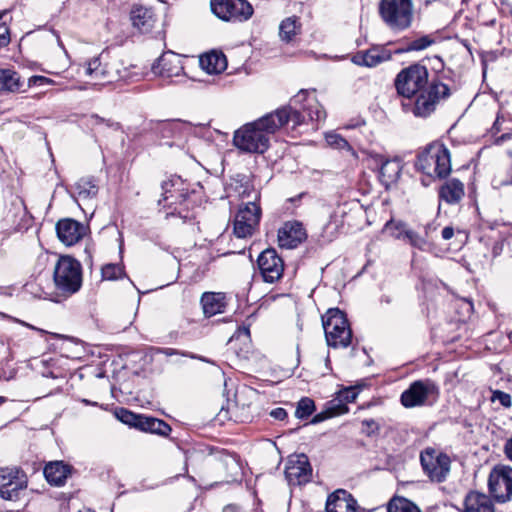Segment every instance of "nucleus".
Wrapping results in <instances>:
<instances>
[{
	"label": "nucleus",
	"mask_w": 512,
	"mask_h": 512,
	"mask_svg": "<svg viewBox=\"0 0 512 512\" xmlns=\"http://www.w3.org/2000/svg\"><path fill=\"white\" fill-rule=\"evenodd\" d=\"M394 86L398 95L409 99L403 107L421 118L430 116L440 100L448 95V86L440 78L429 82L426 66L419 63L403 68L396 75Z\"/></svg>",
	"instance_id": "obj_1"
},
{
	"label": "nucleus",
	"mask_w": 512,
	"mask_h": 512,
	"mask_svg": "<svg viewBox=\"0 0 512 512\" xmlns=\"http://www.w3.org/2000/svg\"><path fill=\"white\" fill-rule=\"evenodd\" d=\"M415 167L432 180L444 181L439 189V200L448 203V149L445 144L440 140L430 143L418 154ZM440 211L441 203L438 206V213Z\"/></svg>",
	"instance_id": "obj_2"
},
{
	"label": "nucleus",
	"mask_w": 512,
	"mask_h": 512,
	"mask_svg": "<svg viewBox=\"0 0 512 512\" xmlns=\"http://www.w3.org/2000/svg\"><path fill=\"white\" fill-rule=\"evenodd\" d=\"M305 97V92H298L287 106L268 113L253 121V123L269 138L270 135L290 122L293 124V128H295L304 123V115L297 109V104L302 99H305Z\"/></svg>",
	"instance_id": "obj_3"
},
{
	"label": "nucleus",
	"mask_w": 512,
	"mask_h": 512,
	"mask_svg": "<svg viewBox=\"0 0 512 512\" xmlns=\"http://www.w3.org/2000/svg\"><path fill=\"white\" fill-rule=\"evenodd\" d=\"M183 181L180 177H172L171 179L162 183V198L159 199L158 204L163 205V208H168L166 217L178 216L184 222L194 218V213L190 209L189 194L184 192Z\"/></svg>",
	"instance_id": "obj_4"
},
{
	"label": "nucleus",
	"mask_w": 512,
	"mask_h": 512,
	"mask_svg": "<svg viewBox=\"0 0 512 512\" xmlns=\"http://www.w3.org/2000/svg\"><path fill=\"white\" fill-rule=\"evenodd\" d=\"M53 281L60 296L68 298L77 293L83 282L82 266L76 258H58Z\"/></svg>",
	"instance_id": "obj_5"
},
{
	"label": "nucleus",
	"mask_w": 512,
	"mask_h": 512,
	"mask_svg": "<svg viewBox=\"0 0 512 512\" xmlns=\"http://www.w3.org/2000/svg\"><path fill=\"white\" fill-rule=\"evenodd\" d=\"M322 325L327 345L332 348H347L352 342V330L344 312L330 308L322 316Z\"/></svg>",
	"instance_id": "obj_6"
},
{
	"label": "nucleus",
	"mask_w": 512,
	"mask_h": 512,
	"mask_svg": "<svg viewBox=\"0 0 512 512\" xmlns=\"http://www.w3.org/2000/svg\"><path fill=\"white\" fill-rule=\"evenodd\" d=\"M379 12L383 21L393 31H403L412 23L411 0H381Z\"/></svg>",
	"instance_id": "obj_7"
},
{
	"label": "nucleus",
	"mask_w": 512,
	"mask_h": 512,
	"mask_svg": "<svg viewBox=\"0 0 512 512\" xmlns=\"http://www.w3.org/2000/svg\"><path fill=\"white\" fill-rule=\"evenodd\" d=\"M260 193L254 194V200L243 202L234 219V235L238 239L251 236L261 219V207L259 204Z\"/></svg>",
	"instance_id": "obj_8"
},
{
	"label": "nucleus",
	"mask_w": 512,
	"mask_h": 512,
	"mask_svg": "<svg viewBox=\"0 0 512 512\" xmlns=\"http://www.w3.org/2000/svg\"><path fill=\"white\" fill-rule=\"evenodd\" d=\"M233 144L241 152L263 154L270 146V138L251 122L235 131Z\"/></svg>",
	"instance_id": "obj_9"
},
{
	"label": "nucleus",
	"mask_w": 512,
	"mask_h": 512,
	"mask_svg": "<svg viewBox=\"0 0 512 512\" xmlns=\"http://www.w3.org/2000/svg\"><path fill=\"white\" fill-rule=\"evenodd\" d=\"M211 10L220 19L232 22H245L254 12L247 0H211Z\"/></svg>",
	"instance_id": "obj_10"
},
{
	"label": "nucleus",
	"mask_w": 512,
	"mask_h": 512,
	"mask_svg": "<svg viewBox=\"0 0 512 512\" xmlns=\"http://www.w3.org/2000/svg\"><path fill=\"white\" fill-rule=\"evenodd\" d=\"M28 480L18 468H0V496L9 501H17L25 493Z\"/></svg>",
	"instance_id": "obj_11"
},
{
	"label": "nucleus",
	"mask_w": 512,
	"mask_h": 512,
	"mask_svg": "<svg viewBox=\"0 0 512 512\" xmlns=\"http://www.w3.org/2000/svg\"><path fill=\"white\" fill-rule=\"evenodd\" d=\"M491 495L498 502L504 503L512 498V468L498 464L493 467L488 478Z\"/></svg>",
	"instance_id": "obj_12"
},
{
	"label": "nucleus",
	"mask_w": 512,
	"mask_h": 512,
	"mask_svg": "<svg viewBox=\"0 0 512 512\" xmlns=\"http://www.w3.org/2000/svg\"><path fill=\"white\" fill-rule=\"evenodd\" d=\"M421 466L425 474L433 482H443L448 473V456L438 453L433 448H427L420 454Z\"/></svg>",
	"instance_id": "obj_13"
},
{
	"label": "nucleus",
	"mask_w": 512,
	"mask_h": 512,
	"mask_svg": "<svg viewBox=\"0 0 512 512\" xmlns=\"http://www.w3.org/2000/svg\"><path fill=\"white\" fill-rule=\"evenodd\" d=\"M285 476L291 485H303L312 477V468L305 454L291 456L286 464Z\"/></svg>",
	"instance_id": "obj_14"
},
{
	"label": "nucleus",
	"mask_w": 512,
	"mask_h": 512,
	"mask_svg": "<svg viewBox=\"0 0 512 512\" xmlns=\"http://www.w3.org/2000/svg\"><path fill=\"white\" fill-rule=\"evenodd\" d=\"M383 231L395 239L401 240L411 246L425 251L427 245L426 240L418 235L412 229H409L407 224L402 221H395L393 219L386 222Z\"/></svg>",
	"instance_id": "obj_15"
},
{
	"label": "nucleus",
	"mask_w": 512,
	"mask_h": 512,
	"mask_svg": "<svg viewBox=\"0 0 512 512\" xmlns=\"http://www.w3.org/2000/svg\"><path fill=\"white\" fill-rule=\"evenodd\" d=\"M88 232V226L71 218L60 219L56 223L58 239L66 246H72L83 239Z\"/></svg>",
	"instance_id": "obj_16"
},
{
	"label": "nucleus",
	"mask_w": 512,
	"mask_h": 512,
	"mask_svg": "<svg viewBox=\"0 0 512 512\" xmlns=\"http://www.w3.org/2000/svg\"><path fill=\"white\" fill-rule=\"evenodd\" d=\"M130 20L133 27L143 34L152 32L159 24V16L155 9L142 4H134L132 6Z\"/></svg>",
	"instance_id": "obj_17"
},
{
	"label": "nucleus",
	"mask_w": 512,
	"mask_h": 512,
	"mask_svg": "<svg viewBox=\"0 0 512 512\" xmlns=\"http://www.w3.org/2000/svg\"><path fill=\"white\" fill-rule=\"evenodd\" d=\"M306 238V229L299 221H287L278 230V243L281 248L294 249Z\"/></svg>",
	"instance_id": "obj_18"
},
{
	"label": "nucleus",
	"mask_w": 512,
	"mask_h": 512,
	"mask_svg": "<svg viewBox=\"0 0 512 512\" xmlns=\"http://www.w3.org/2000/svg\"><path fill=\"white\" fill-rule=\"evenodd\" d=\"M357 501L344 489H338L328 496L326 512H356Z\"/></svg>",
	"instance_id": "obj_19"
},
{
	"label": "nucleus",
	"mask_w": 512,
	"mask_h": 512,
	"mask_svg": "<svg viewBox=\"0 0 512 512\" xmlns=\"http://www.w3.org/2000/svg\"><path fill=\"white\" fill-rule=\"evenodd\" d=\"M391 59V53L383 47H372L360 51L352 57V62L359 66L375 67Z\"/></svg>",
	"instance_id": "obj_20"
},
{
	"label": "nucleus",
	"mask_w": 512,
	"mask_h": 512,
	"mask_svg": "<svg viewBox=\"0 0 512 512\" xmlns=\"http://www.w3.org/2000/svg\"><path fill=\"white\" fill-rule=\"evenodd\" d=\"M153 72L162 77L171 78L179 76L183 72V67L178 56L175 53L163 54L152 66Z\"/></svg>",
	"instance_id": "obj_21"
},
{
	"label": "nucleus",
	"mask_w": 512,
	"mask_h": 512,
	"mask_svg": "<svg viewBox=\"0 0 512 512\" xmlns=\"http://www.w3.org/2000/svg\"><path fill=\"white\" fill-rule=\"evenodd\" d=\"M257 266L263 281L267 283L278 281L284 272L283 258H257Z\"/></svg>",
	"instance_id": "obj_22"
},
{
	"label": "nucleus",
	"mask_w": 512,
	"mask_h": 512,
	"mask_svg": "<svg viewBox=\"0 0 512 512\" xmlns=\"http://www.w3.org/2000/svg\"><path fill=\"white\" fill-rule=\"evenodd\" d=\"M299 92H305L306 97L297 104V109L304 115V123L306 118L310 121H322L326 118V112L318 100L311 96L307 90H300Z\"/></svg>",
	"instance_id": "obj_23"
},
{
	"label": "nucleus",
	"mask_w": 512,
	"mask_h": 512,
	"mask_svg": "<svg viewBox=\"0 0 512 512\" xmlns=\"http://www.w3.org/2000/svg\"><path fill=\"white\" fill-rule=\"evenodd\" d=\"M428 392L429 388L427 384L422 381H415L402 393L401 403L407 408L420 406L425 402Z\"/></svg>",
	"instance_id": "obj_24"
},
{
	"label": "nucleus",
	"mask_w": 512,
	"mask_h": 512,
	"mask_svg": "<svg viewBox=\"0 0 512 512\" xmlns=\"http://www.w3.org/2000/svg\"><path fill=\"white\" fill-rule=\"evenodd\" d=\"M71 469L70 465L62 461L50 462L44 467V476L49 484L60 487L65 484L70 476Z\"/></svg>",
	"instance_id": "obj_25"
},
{
	"label": "nucleus",
	"mask_w": 512,
	"mask_h": 512,
	"mask_svg": "<svg viewBox=\"0 0 512 512\" xmlns=\"http://www.w3.org/2000/svg\"><path fill=\"white\" fill-rule=\"evenodd\" d=\"M203 313L206 317H212L225 311L226 302L223 293L205 292L201 297Z\"/></svg>",
	"instance_id": "obj_26"
},
{
	"label": "nucleus",
	"mask_w": 512,
	"mask_h": 512,
	"mask_svg": "<svg viewBox=\"0 0 512 512\" xmlns=\"http://www.w3.org/2000/svg\"><path fill=\"white\" fill-rule=\"evenodd\" d=\"M464 512H494V505L489 496L472 491L465 497Z\"/></svg>",
	"instance_id": "obj_27"
},
{
	"label": "nucleus",
	"mask_w": 512,
	"mask_h": 512,
	"mask_svg": "<svg viewBox=\"0 0 512 512\" xmlns=\"http://www.w3.org/2000/svg\"><path fill=\"white\" fill-rule=\"evenodd\" d=\"M200 66L209 74H219L227 68V59L222 52L212 51L200 57Z\"/></svg>",
	"instance_id": "obj_28"
},
{
	"label": "nucleus",
	"mask_w": 512,
	"mask_h": 512,
	"mask_svg": "<svg viewBox=\"0 0 512 512\" xmlns=\"http://www.w3.org/2000/svg\"><path fill=\"white\" fill-rule=\"evenodd\" d=\"M138 430L149 432L160 436H167L171 432V427L165 421L151 416L142 415L138 421Z\"/></svg>",
	"instance_id": "obj_29"
},
{
	"label": "nucleus",
	"mask_w": 512,
	"mask_h": 512,
	"mask_svg": "<svg viewBox=\"0 0 512 512\" xmlns=\"http://www.w3.org/2000/svg\"><path fill=\"white\" fill-rule=\"evenodd\" d=\"M20 75L12 69H0V93H17L22 89Z\"/></svg>",
	"instance_id": "obj_30"
},
{
	"label": "nucleus",
	"mask_w": 512,
	"mask_h": 512,
	"mask_svg": "<svg viewBox=\"0 0 512 512\" xmlns=\"http://www.w3.org/2000/svg\"><path fill=\"white\" fill-rule=\"evenodd\" d=\"M299 17L291 16L283 19L279 25V37L281 41L290 43L301 32Z\"/></svg>",
	"instance_id": "obj_31"
},
{
	"label": "nucleus",
	"mask_w": 512,
	"mask_h": 512,
	"mask_svg": "<svg viewBox=\"0 0 512 512\" xmlns=\"http://www.w3.org/2000/svg\"><path fill=\"white\" fill-rule=\"evenodd\" d=\"M400 172L401 167L398 161L386 160L380 167L379 178L383 184L388 186L399 178Z\"/></svg>",
	"instance_id": "obj_32"
},
{
	"label": "nucleus",
	"mask_w": 512,
	"mask_h": 512,
	"mask_svg": "<svg viewBox=\"0 0 512 512\" xmlns=\"http://www.w3.org/2000/svg\"><path fill=\"white\" fill-rule=\"evenodd\" d=\"M75 191L83 200L92 199L98 194V185L93 178H81L75 183Z\"/></svg>",
	"instance_id": "obj_33"
},
{
	"label": "nucleus",
	"mask_w": 512,
	"mask_h": 512,
	"mask_svg": "<svg viewBox=\"0 0 512 512\" xmlns=\"http://www.w3.org/2000/svg\"><path fill=\"white\" fill-rule=\"evenodd\" d=\"M348 411H349V409L346 406V404L336 403V402L332 401V402H330L329 406L325 410L321 411L320 413H317L313 417L311 423L317 424V423L323 422L329 418L345 414Z\"/></svg>",
	"instance_id": "obj_34"
},
{
	"label": "nucleus",
	"mask_w": 512,
	"mask_h": 512,
	"mask_svg": "<svg viewBox=\"0 0 512 512\" xmlns=\"http://www.w3.org/2000/svg\"><path fill=\"white\" fill-rule=\"evenodd\" d=\"M85 75L90 76L95 83L104 84L105 76L101 72H105V64H102L99 57L91 59L85 69Z\"/></svg>",
	"instance_id": "obj_35"
},
{
	"label": "nucleus",
	"mask_w": 512,
	"mask_h": 512,
	"mask_svg": "<svg viewBox=\"0 0 512 512\" xmlns=\"http://www.w3.org/2000/svg\"><path fill=\"white\" fill-rule=\"evenodd\" d=\"M387 510L388 512H421L412 501L404 497H394L391 499Z\"/></svg>",
	"instance_id": "obj_36"
},
{
	"label": "nucleus",
	"mask_w": 512,
	"mask_h": 512,
	"mask_svg": "<svg viewBox=\"0 0 512 512\" xmlns=\"http://www.w3.org/2000/svg\"><path fill=\"white\" fill-rule=\"evenodd\" d=\"M120 66L121 63L118 60H112L105 63V72H101V75L105 76V83H112L126 77V75L120 70Z\"/></svg>",
	"instance_id": "obj_37"
},
{
	"label": "nucleus",
	"mask_w": 512,
	"mask_h": 512,
	"mask_svg": "<svg viewBox=\"0 0 512 512\" xmlns=\"http://www.w3.org/2000/svg\"><path fill=\"white\" fill-rule=\"evenodd\" d=\"M451 305L456 308V312L459 314V321L469 317L473 312V304L467 298L453 296V298H450V306Z\"/></svg>",
	"instance_id": "obj_38"
},
{
	"label": "nucleus",
	"mask_w": 512,
	"mask_h": 512,
	"mask_svg": "<svg viewBox=\"0 0 512 512\" xmlns=\"http://www.w3.org/2000/svg\"><path fill=\"white\" fill-rule=\"evenodd\" d=\"M102 279L104 280H117L125 276L124 266L120 263H109L101 269Z\"/></svg>",
	"instance_id": "obj_39"
},
{
	"label": "nucleus",
	"mask_w": 512,
	"mask_h": 512,
	"mask_svg": "<svg viewBox=\"0 0 512 512\" xmlns=\"http://www.w3.org/2000/svg\"><path fill=\"white\" fill-rule=\"evenodd\" d=\"M436 42V38L432 35H424L420 38L414 39L407 43V46L403 49V51H421L429 47L430 45Z\"/></svg>",
	"instance_id": "obj_40"
},
{
	"label": "nucleus",
	"mask_w": 512,
	"mask_h": 512,
	"mask_svg": "<svg viewBox=\"0 0 512 512\" xmlns=\"http://www.w3.org/2000/svg\"><path fill=\"white\" fill-rule=\"evenodd\" d=\"M314 410H315L314 401L308 397H304L297 404L295 416L299 419H306L312 415Z\"/></svg>",
	"instance_id": "obj_41"
},
{
	"label": "nucleus",
	"mask_w": 512,
	"mask_h": 512,
	"mask_svg": "<svg viewBox=\"0 0 512 512\" xmlns=\"http://www.w3.org/2000/svg\"><path fill=\"white\" fill-rule=\"evenodd\" d=\"M237 342H240L244 346L242 349L248 350L251 342L249 327H239L231 336L229 343L235 345Z\"/></svg>",
	"instance_id": "obj_42"
},
{
	"label": "nucleus",
	"mask_w": 512,
	"mask_h": 512,
	"mask_svg": "<svg viewBox=\"0 0 512 512\" xmlns=\"http://www.w3.org/2000/svg\"><path fill=\"white\" fill-rule=\"evenodd\" d=\"M116 417L124 424H127L131 427L138 428V421L141 419L140 414H135L129 411L126 408H119L116 411Z\"/></svg>",
	"instance_id": "obj_43"
},
{
	"label": "nucleus",
	"mask_w": 512,
	"mask_h": 512,
	"mask_svg": "<svg viewBox=\"0 0 512 512\" xmlns=\"http://www.w3.org/2000/svg\"><path fill=\"white\" fill-rule=\"evenodd\" d=\"M506 141H512V130L497 137L494 141V144L503 145ZM507 155L510 157V165L508 170L510 177L502 182V185L506 186L512 185V146L507 148Z\"/></svg>",
	"instance_id": "obj_44"
},
{
	"label": "nucleus",
	"mask_w": 512,
	"mask_h": 512,
	"mask_svg": "<svg viewBox=\"0 0 512 512\" xmlns=\"http://www.w3.org/2000/svg\"><path fill=\"white\" fill-rule=\"evenodd\" d=\"M428 60H429L431 70L435 73L434 78H440L441 82H443V80L446 79V76L444 73L445 63H444L443 59L441 57H439L438 55H434V56L428 58Z\"/></svg>",
	"instance_id": "obj_45"
},
{
	"label": "nucleus",
	"mask_w": 512,
	"mask_h": 512,
	"mask_svg": "<svg viewBox=\"0 0 512 512\" xmlns=\"http://www.w3.org/2000/svg\"><path fill=\"white\" fill-rule=\"evenodd\" d=\"M326 142L329 146L336 149H348L350 145L346 139H344L341 135L337 133H327L326 134Z\"/></svg>",
	"instance_id": "obj_46"
},
{
	"label": "nucleus",
	"mask_w": 512,
	"mask_h": 512,
	"mask_svg": "<svg viewBox=\"0 0 512 512\" xmlns=\"http://www.w3.org/2000/svg\"><path fill=\"white\" fill-rule=\"evenodd\" d=\"M464 196V185L458 179H450V203L458 202Z\"/></svg>",
	"instance_id": "obj_47"
},
{
	"label": "nucleus",
	"mask_w": 512,
	"mask_h": 512,
	"mask_svg": "<svg viewBox=\"0 0 512 512\" xmlns=\"http://www.w3.org/2000/svg\"><path fill=\"white\" fill-rule=\"evenodd\" d=\"M337 228L338 225L333 222H329L323 227L320 239L321 245L331 242L336 237Z\"/></svg>",
	"instance_id": "obj_48"
},
{
	"label": "nucleus",
	"mask_w": 512,
	"mask_h": 512,
	"mask_svg": "<svg viewBox=\"0 0 512 512\" xmlns=\"http://www.w3.org/2000/svg\"><path fill=\"white\" fill-rule=\"evenodd\" d=\"M89 122L93 126H106L107 128H110L112 130H119L120 124L118 122H115L111 119H105L102 118L96 114H93L89 118Z\"/></svg>",
	"instance_id": "obj_49"
},
{
	"label": "nucleus",
	"mask_w": 512,
	"mask_h": 512,
	"mask_svg": "<svg viewBox=\"0 0 512 512\" xmlns=\"http://www.w3.org/2000/svg\"><path fill=\"white\" fill-rule=\"evenodd\" d=\"M491 392V402L499 401L504 408H510L512 406V397L509 393L501 390H492Z\"/></svg>",
	"instance_id": "obj_50"
},
{
	"label": "nucleus",
	"mask_w": 512,
	"mask_h": 512,
	"mask_svg": "<svg viewBox=\"0 0 512 512\" xmlns=\"http://www.w3.org/2000/svg\"><path fill=\"white\" fill-rule=\"evenodd\" d=\"M358 396V390L354 387H348L341 390L338 394V403L346 404L354 402Z\"/></svg>",
	"instance_id": "obj_51"
},
{
	"label": "nucleus",
	"mask_w": 512,
	"mask_h": 512,
	"mask_svg": "<svg viewBox=\"0 0 512 512\" xmlns=\"http://www.w3.org/2000/svg\"><path fill=\"white\" fill-rule=\"evenodd\" d=\"M261 244L253 243L248 248V256H253V254H257V256L262 257L266 256L267 254H272V256H277L276 251L274 249H261Z\"/></svg>",
	"instance_id": "obj_52"
},
{
	"label": "nucleus",
	"mask_w": 512,
	"mask_h": 512,
	"mask_svg": "<svg viewBox=\"0 0 512 512\" xmlns=\"http://www.w3.org/2000/svg\"><path fill=\"white\" fill-rule=\"evenodd\" d=\"M242 190L239 191V196L241 199L244 200H254V194L260 193L258 190H256L253 185H251L249 182H246L244 185L241 186Z\"/></svg>",
	"instance_id": "obj_53"
},
{
	"label": "nucleus",
	"mask_w": 512,
	"mask_h": 512,
	"mask_svg": "<svg viewBox=\"0 0 512 512\" xmlns=\"http://www.w3.org/2000/svg\"><path fill=\"white\" fill-rule=\"evenodd\" d=\"M11 41L10 29L6 23H0V47H6Z\"/></svg>",
	"instance_id": "obj_54"
},
{
	"label": "nucleus",
	"mask_w": 512,
	"mask_h": 512,
	"mask_svg": "<svg viewBox=\"0 0 512 512\" xmlns=\"http://www.w3.org/2000/svg\"><path fill=\"white\" fill-rule=\"evenodd\" d=\"M52 82L53 81L50 78H47L45 76L34 75L28 79V86L29 87L42 86V85L50 84Z\"/></svg>",
	"instance_id": "obj_55"
},
{
	"label": "nucleus",
	"mask_w": 512,
	"mask_h": 512,
	"mask_svg": "<svg viewBox=\"0 0 512 512\" xmlns=\"http://www.w3.org/2000/svg\"><path fill=\"white\" fill-rule=\"evenodd\" d=\"M159 353L165 355V356H173V355H181V356H184V357H191V358H195V356L187 353V352H184V351H179L177 349H174V348H159L158 349Z\"/></svg>",
	"instance_id": "obj_56"
},
{
	"label": "nucleus",
	"mask_w": 512,
	"mask_h": 512,
	"mask_svg": "<svg viewBox=\"0 0 512 512\" xmlns=\"http://www.w3.org/2000/svg\"><path fill=\"white\" fill-rule=\"evenodd\" d=\"M503 121H504V117L500 113H498L496 116V119L490 129L491 136L494 137V139H496L498 137L497 134L501 131V124ZM494 141L495 140H493V142Z\"/></svg>",
	"instance_id": "obj_57"
},
{
	"label": "nucleus",
	"mask_w": 512,
	"mask_h": 512,
	"mask_svg": "<svg viewBox=\"0 0 512 512\" xmlns=\"http://www.w3.org/2000/svg\"><path fill=\"white\" fill-rule=\"evenodd\" d=\"M362 425L366 427L364 432L367 435H371L379 430V425L373 419H366L362 421Z\"/></svg>",
	"instance_id": "obj_58"
},
{
	"label": "nucleus",
	"mask_w": 512,
	"mask_h": 512,
	"mask_svg": "<svg viewBox=\"0 0 512 512\" xmlns=\"http://www.w3.org/2000/svg\"><path fill=\"white\" fill-rule=\"evenodd\" d=\"M270 416L276 420L282 421L287 417V412L285 409L278 407L270 412Z\"/></svg>",
	"instance_id": "obj_59"
},
{
	"label": "nucleus",
	"mask_w": 512,
	"mask_h": 512,
	"mask_svg": "<svg viewBox=\"0 0 512 512\" xmlns=\"http://www.w3.org/2000/svg\"><path fill=\"white\" fill-rule=\"evenodd\" d=\"M457 237H459V245L454 249L456 252L461 248L462 244L465 243L468 239V234L465 231H457Z\"/></svg>",
	"instance_id": "obj_60"
},
{
	"label": "nucleus",
	"mask_w": 512,
	"mask_h": 512,
	"mask_svg": "<svg viewBox=\"0 0 512 512\" xmlns=\"http://www.w3.org/2000/svg\"><path fill=\"white\" fill-rule=\"evenodd\" d=\"M504 453L507 458L512 461V437L506 441L504 445Z\"/></svg>",
	"instance_id": "obj_61"
},
{
	"label": "nucleus",
	"mask_w": 512,
	"mask_h": 512,
	"mask_svg": "<svg viewBox=\"0 0 512 512\" xmlns=\"http://www.w3.org/2000/svg\"><path fill=\"white\" fill-rule=\"evenodd\" d=\"M231 254H246V247H244L243 249L241 250H230V251H227V252H224L222 254H220L219 256H222V257H225V256H229Z\"/></svg>",
	"instance_id": "obj_62"
},
{
	"label": "nucleus",
	"mask_w": 512,
	"mask_h": 512,
	"mask_svg": "<svg viewBox=\"0 0 512 512\" xmlns=\"http://www.w3.org/2000/svg\"><path fill=\"white\" fill-rule=\"evenodd\" d=\"M17 322H19L20 324H22V325H24V326H26V327H28V328H30V329H33V330H37V331L43 332L41 329H38V328L34 327L33 325L28 324V323H26V322H24V321L17 320Z\"/></svg>",
	"instance_id": "obj_63"
},
{
	"label": "nucleus",
	"mask_w": 512,
	"mask_h": 512,
	"mask_svg": "<svg viewBox=\"0 0 512 512\" xmlns=\"http://www.w3.org/2000/svg\"><path fill=\"white\" fill-rule=\"evenodd\" d=\"M448 234H449L448 226H446L441 231V235H442L443 239L447 240L448 239Z\"/></svg>",
	"instance_id": "obj_64"
}]
</instances>
